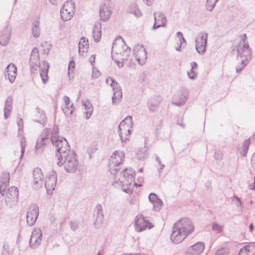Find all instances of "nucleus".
<instances>
[{"mask_svg":"<svg viewBox=\"0 0 255 255\" xmlns=\"http://www.w3.org/2000/svg\"><path fill=\"white\" fill-rule=\"evenodd\" d=\"M194 230L192 222L188 218H182L175 223L170 239L174 244H179L191 234Z\"/></svg>","mask_w":255,"mask_h":255,"instance_id":"nucleus-1","label":"nucleus"},{"mask_svg":"<svg viewBox=\"0 0 255 255\" xmlns=\"http://www.w3.org/2000/svg\"><path fill=\"white\" fill-rule=\"evenodd\" d=\"M130 53L129 48L123 41L113 43L112 49V58L119 67L123 66V62L128 61Z\"/></svg>","mask_w":255,"mask_h":255,"instance_id":"nucleus-2","label":"nucleus"},{"mask_svg":"<svg viewBox=\"0 0 255 255\" xmlns=\"http://www.w3.org/2000/svg\"><path fill=\"white\" fill-rule=\"evenodd\" d=\"M115 174L113 185L118 188L121 187L123 191L131 194L132 192V182L133 181V176L132 174L128 172V169H125L123 172H118Z\"/></svg>","mask_w":255,"mask_h":255,"instance_id":"nucleus-3","label":"nucleus"},{"mask_svg":"<svg viewBox=\"0 0 255 255\" xmlns=\"http://www.w3.org/2000/svg\"><path fill=\"white\" fill-rule=\"evenodd\" d=\"M58 133V128L57 126L54 127L52 130H51L50 141L52 144L55 146L57 153L56 157L58 158V156L65 154L70 150V146L67 140L65 138L59 137L57 134Z\"/></svg>","mask_w":255,"mask_h":255,"instance_id":"nucleus-4","label":"nucleus"},{"mask_svg":"<svg viewBox=\"0 0 255 255\" xmlns=\"http://www.w3.org/2000/svg\"><path fill=\"white\" fill-rule=\"evenodd\" d=\"M244 38L240 42L237 48L238 58H240L241 66L236 67L237 73L241 71L251 59L252 51L247 41V36L245 34Z\"/></svg>","mask_w":255,"mask_h":255,"instance_id":"nucleus-5","label":"nucleus"},{"mask_svg":"<svg viewBox=\"0 0 255 255\" xmlns=\"http://www.w3.org/2000/svg\"><path fill=\"white\" fill-rule=\"evenodd\" d=\"M57 164L61 166L64 165L65 170L67 172H73L77 169L79 165L76 153L74 151L58 156Z\"/></svg>","mask_w":255,"mask_h":255,"instance_id":"nucleus-6","label":"nucleus"},{"mask_svg":"<svg viewBox=\"0 0 255 255\" xmlns=\"http://www.w3.org/2000/svg\"><path fill=\"white\" fill-rule=\"evenodd\" d=\"M132 128V117L127 116L119 126V132L122 142H126L130 136V131Z\"/></svg>","mask_w":255,"mask_h":255,"instance_id":"nucleus-7","label":"nucleus"},{"mask_svg":"<svg viewBox=\"0 0 255 255\" xmlns=\"http://www.w3.org/2000/svg\"><path fill=\"white\" fill-rule=\"evenodd\" d=\"M125 157L124 152L122 151H115L111 156L109 161L110 172L114 176H115L118 172H123L118 167L123 163Z\"/></svg>","mask_w":255,"mask_h":255,"instance_id":"nucleus-8","label":"nucleus"},{"mask_svg":"<svg viewBox=\"0 0 255 255\" xmlns=\"http://www.w3.org/2000/svg\"><path fill=\"white\" fill-rule=\"evenodd\" d=\"M51 129L45 128L42 131L40 137L38 138L36 145L35 152L37 154L40 153L44 147V145L50 140Z\"/></svg>","mask_w":255,"mask_h":255,"instance_id":"nucleus-9","label":"nucleus"},{"mask_svg":"<svg viewBox=\"0 0 255 255\" xmlns=\"http://www.w3.org/2000/svg\"><path fill=\"white\" fill-rule=\"evenodd\" d=\"M208 34L205 32L199 33L195 39L196 49L197 52L203 55L206 51Z\"/></svg>","mask_w":255,"mask_h":255,"instance_id":"nucleus-10","label":"nucleus"},{"mask_svg":"<svg viewBox=\"0 0 255 255\" xmlns=\"http://www.w3.org/2000/svg\"><path fill=\"white\" fill-rule=\"evenodd\" d=\"M74 5L72 2H66L63 4L60 11L62 19L64 21L70 20L73 17L74 12Z\"/></svg>","mask_w":255,"mask_h":255,"instance_id":"nucleus-11","label":"nucleus"},{"mask_svg":"<svg viewBox=\"0 0 255 255\" xmlns=\"http://www.w3.org/2000/svg\"><path fill=\"white\" fill-rule=\"evenodd\" d=\"M134 56L139 65H143L147 59V53L143 46L137 45L133 50Z\"/></svg>","mask_w":255,"mask_h":255,"instance_id":"nucleus-12","label":"nucleus"},{"mask_svg":"<svg viewBox=\"0 0 255 255\" xmlns=\"http://www.w3.org/2000/svg\"><path fill=\"white\" fill-rule=\"evenodd\" d=\"M136 219L134 227L135 230L138 232H141L147 229H150L153 226L142 215L137 217Z\"/></svg>","mask_w":255,"mask_h":255,"instance_id":"nucleus-13","label":"nucleus"},{"mask_svg":"<svg viewBox=\"0 0 255 255\" xmlns=\"http://www.w3.org/2000/svg\"><path fill=\"white\" fill-rule=\"evenodd\" d=\"M39 214V209L36 204L31 205L27 212L26 221L29 226H32L35 223Z\"/></svg>","mask_w":255,"mask_h":255,"instance_id":"nucleus-14","label":"nucleus"},{"mask_svg":"<svg viewBox=\"0 0 255 255\" xmlns=\"http://www.w3.org/2000/svg\"><path fill=\"white\" fill-rule=\"evenodd\" d=\"M57 183V175L54 171H52L46 178L44 183L45 187L48 194H52L55 189Z\"/></svg>","mask_w":255,"mask_h":255,"instance_id":"nucleus-15","label":"nucleus"},{"mask_svg":"<svg viewBox=\"0 0 255 255\" xmlns=\"http://www.w3.org/2000/svg\"><path fill=\"white\" fill-rule=\"evenodd\" d=\"M29 64L30 70L32 72H34L37 68L41 64L39 62V51L37 48L35 47L32 49L31 54L30 57Z\"/></svg>","mask_w":255,"mask_h":255,"instance_id":"nucleus-16","label":"nucleus"},{"mask_svg":"<svg viewBox=\"0 0 255 255\" xmlns=\"http://www.w3.org/2000/svg\"><path fill=\"white\" fill-rule=\"evenodd\" d=\"M112 14V9L110 6V1L107 0L101 3L100 8L101 19L104 21H107Z\"/></svg>","mask_w":255,"mask_h":255,"instance_id":"nucleus-17","label":"nucleus"},{"mask_svg":"<svg viewBox=\"0 0 255 255\" xmlns=\"http://www.w3.org/2000/svg\"><path fill=\"white\" fill-rule=\"evenodd\" d=\"M42 236V232L40 229H35L33 230L29 241L31 248H36L41 244Z\"/></svg>","mask_w":255,"mask_h":255,"instance_id":"nucleus-18","label":"nucleus"},{"mask_svg":"<svg viewBox=\"0 0 255 255\" xmlns=\"http://www.w3.org/2000/svg\"><path fill=\"white\" fill-rule=\"evenodd\" d=\"M153 15L154 22L152 28L153 30H155L160 27L166 26L167 20L163 13L161 12H154Z\"/></svg>","mask_w":255,"mask_h":255,"instance_id":"nucleus-19","label":"nucleus"},{"mask_svg":"<svg viewBox=\"0 0 255 255\" xmlns=\"http://www.w3.org/2000/svg\"><path fill=\"white\" fill-rule=\"evenodd\" d=\"M17 75V68L16 66L10 63L8 65L5 70L4 77L6 79H8L10 83H13Z\"/></svg>","mask_w":255,"mask_h":255,"instance_id":"nucleus-20","label":"nucleus"},{"mask_svg":"<svg viewBox=\"0 0 255 255\" xmlns=\"http://www.w3.org/2000/svg\"><path fill=\"white\" fill-rule=\"evenodd\" d=\"M204 248V243L198 242L188 248L187 255H200L203 252Z\"/></svg>","mask_w":255,"mask_h":255,"instance_id":"nucleus-21","label":"nucleus"},{"mask_svg":"<svg viewBox=\"0 0 255 255\" xmlns=\"http://www.w3.org/2000/svg\"><path fill=\"white\" fill-rule=\"evenodd\" d=\"M33 183L35 188L41 187L44 184L42 179L44 178L43 174L40 169L38 168H35L33 172Z\"/></svg>","mask_w":255,"mask_h":255,"instance_id":"nucleus-22","label":"nucleus"},{"mask_svg":"<svg viewBox=\"0 0 255 255\" xmlns=\"http://www.w3.org/2000/svg\"><path fill=\"white\" fill-rule=\"evenodd\" d=\"M40 68V75L44 84L46 83L48 80V72L49 68V64L45 61H43L38 66Z\"/></svg>","mask_w":255,"mask_h":255,"instance_id":"nucleus-23","label":"nucleus"},{"mask_svg":"<svg viewBox=\"0 0 255 255\" xmlns=\"http://www.w3.org/2000/svg\"><path fill=\"white\" fill-rule=\"evenodd\" d=\"M18 195V191L16 187L11 186L8 188L5 195V202H15L17 200Z\"/></svg>","mask_w":255,"mask_h":255,"instance_id":"nucleus-24","label":"nucleus"},{"mask_svg":"<svg viewBox=\"0 0 255 255\" xmlns=\"http://www.w3.org/2000/svg\"><path fill=\"white\" fill-rule=\"evenodd\" d=\"M96 210L97 215L94 225L96 228H100L102 226L104 220L102 205L98 204L96 207Z\"/></svg>","mask_w":255,"mask_h":255,"instance_id":"nucleus-25","label":"nucleus"},{"mask_svg":"<svg viewBox=\"0 0 255 255\" xmlns=\"http://www.w3.org/2000/svg\"><path fill=\"white\" fill-rule=\"evenodd\" d=\"M63 100L64 104L62 106V110L64 114L66 115H70L72 114L74 108L73 103H71L69 98L67 96H64Z\"/></svg>","mask_w":255,"mask_h":255,"instance_id":"nucleus-26","label":"nucleus"},{"mask_svg":"<svg viewBox=\"0 0 255 255\" xmlns=\"http://www.w3.org/2000/svg\"><path fill=\"white\" fill-rule=\"evenodd\" d=\"M92 34L94 41L96 42H99L102 36L101 23L100 22L97 21L95 23L93 29Z\"/></svg>","mask_w":255,"mask_h":255,"instance_id":"nucleus-27","label":"nucleus"},{"mask_svg":"<svg viewBox=\"0 0 255 255\" xmlns=\"http://www.w3.org/2000/svg\"><path fill=\"white\" fill-rule=\"evenodd\" d=\"M9 174L5 173L3 175L0 180V193L2 196L4 194L5 190L9 185Z\"/></svg>","mask_w":255,"mask_h":255,"instance_id":"nucleus-28","label":"nucleus"},{"mask_svg":"<svg viewBox=\"0 0 255 255\" xmlns=\"http://www.w3.org/2000/svg\"><path fill=\"white\" fill-rule=\"evenodd\" d=\"M10 32L8 28L5 27L0 35V44L3 46L7 45L9 42Z\"/></svg>","mask_w":255,"mask_h":255,"instance_id":"nucleus-29","label":"nucleus"},{"mask_svg":"<svg viewBox=\"0 0 255 255\" xmlns=\"http://www.w3.org/2000/svg\"><path fill=\"white\" fill-rule=\"evenodd\" d=\"M13 99L11 96L8 97L5 102V106L4 108V117L7 119L10 116L12 108Z\"/></svg>","mask_w":255,"mask_h":255,"instance_id":"nucleus-30","label":"nucleus"},{"mask_svg":"<svg viewBox=\"0 0 255 255\" xmlns=\"http://www.w3.org/2000/svg\"><path fill=\"white\" fill-rule=\"evenodd\" d=\"M239 255H255V246L249 245L244 247L240 250Z\"/></svg>","mask_w":255,"mask_h":255,"instance_id":"nucleus-31","label":"nucleus"},{"mask_svg":"<svg viewBox=\"0 0 255 255\" xmlns=\"http://www.w3.org/2000/svg\"><path fill=\"white\" fill-rule=\"evenodd\" d=\"M89 48L88 40L86 39L85 37H82L79 42V52L81 54H83L88 51Z\"/></svg>","mask_w":255,"mask_h":255,"instance_id":"nucleus-32","label":"nucleus"},{"mask_svg":"<svg viewBox=\"0 0 255 255\" xmlns=\"http://www.w3.org/2000/svg\"><path fill=\"white\" fill-rule=\"evenodd\" d=\"M114 95L112 97L113 103H119L122 97V89L118 86L113 88Z\"/></svg>","mask_w":255,"mask_h":255,"instance_id":"nucleus-33","label":"nucleus"},{"mask_svg":"<svg viewBox=\"0 0 255 255\" xmlns=\"http://www.w3.org/2000/svg\"><path fill=\"white\" fill-rule=\"evenodd\" d=\"M82 103L83 106H84L85 109L86 111L85 113V118L86 119H89L91 116L93 111L92 105L89 101H86L85 102L82 101Z\"/></svg>","mask_w":255,"mask_h":255,"instance_id":"nucleus-34","label":"nucleus"},{"mask_svg":"<svg viewBox=\"0 0 255 255\" xmlns=\"http://www.w3.org/2000/svg\"><path fill=\"white\" fill-rule=\"evenodd\" d=\"M32 34L33 37L37 38L40 34V22L39 20H35L32 24L31 27Z\"/></svg>","mask_w":255,"mask_h":255,"instance_id":"nucleus-35","label":"nucleus"},{"mask_svg":"<svg viewBox=\"0 0 255 255\" xmlns=\"http://www.w3.org/2000/svg\"><path fill=\"white\" fill-rule=\"evenodd\" d=\"M18 136L20 137L21 156L20 157V159H21L25 151L26 139L22 133H21V135Z\"/></svg>","mask_w":255,"mask_h":255,"instance_id":"nucleus-36","label":"nucleus"},{"mask_svg":"<svg viewBox=\"0 0 255 255\" xmlns=\"http://www.w3.org/2000/svg\"><path fill=\"white\" fill-rule=\"evenodd\" d=\"M219 0H207L206 6L208 10L211 11Z\"/></svg>","mask_w":255,"mask_h":255,"instance_id":"nucleus-37","label":"nucleus"},{"mask_svg":"<svg viewBox=\"0 0 255 255\" xmlns=\"http://www.w3.org/2000/svg\"><path fill=\"white\" fill-rule=\"evenodd\" d=\"M12 251L7 243H4L3 245V249L1 252L2 255H11Z\"/></svg>","mask_w":255,"mask_h":255,"instance_id":"nucleus-38","label":"nucleus"},{"mask_svg":"<svg viewBox=\"0 0 255 255\" xmlns=\"http://www.w3.org/2000/svg\"><path fill=\"white\" fill-rule=\"evenodd\" d=\"M186 100L187 97L185 96L181 98L179 101H177L176 97H175L173 99V104L178 106H182L185 104Z\"/></svg>","mask_w":255,"mask_h":255,"instance_id":"nucleus-39","label":"nucleus"},{"mask_svg":"<svg viewBox=\"0 0 255 255\" xmlns=\"http://www.w3.org/2000/svg\"><path fill=\"white\" fill-rule=\"evenodd\" d=\"M41 46L43 48L42 49L43 53L47 55L51 49L50 45L47 42L45 41L41 43Z\"/></svg>","mask_w":255,"mask_h":255,"instance_id":"nucleus-40","label":"nucleus"},{"mask_svg":"<svg viewBox=\"0 0 255 255\" xmlns=\"http://www.w3.org/2000/svg\"><path fill=\"white\" fill-rule=\"evenodd\" d=\"M250 144V142L249 140H246L244 142L243 146V152H242V154L243 156H245L246 155L248 150L249 149Z\"/></svg>","mask_w":255,"mask_h":255,"instance_id":"nucleus-41","label":"nucleus"},{"mask_svg":"<svg viewBox=\"0 0 255 255\" xmlns=\"http://www.w3.org/2000/svg\"><path fill=\"white\" fill-rule=\"evenodd\" d=\"M152 204L153 205L154 210L155 211H158L160 210L163 203L162 201L159 199L158 200H156V201L154 202Z\"/></svg>","mask_w":255,"mask_h":255,"instance_id":"nucleus-42","label":"nucleus"},{"mask_svg":"<svg viewBox=\"0 0 255 255\" xmlns=\"http://www.w3.org/2000/svg\"><path fill=\"white\" fill-rule=\"evenodd\" d=\"M212 228L213 230L215 231L217 233H221L223 229V226L217 223H213L212 225Z\"/></svg>","mask_w":255,"mask_h":255,"instance_id":"nucleus-43","label":"nucleus"},{"mask_svg":"<svg viewBox=\"0 0 255 255\" xmlns=\"http://www.w3.org/2000/svg\"><path fill=\"white\" fill-rule=\"evenodd\" d=\"M17 124L18 127V136H20L21 135V133H22V130L23 127V121L21 118L19 117L18 118Z\"/></svg>","mask_w":255,"mask_h":255,"instance_id":"nucleus-44","label":"nucleus"},{"mask_svg":"<svg viewBox=\"0 0 255 255\" xmlns=\"http://www.w3.org/2000/svg\"><path fill=\"white\" fill-rule=\"evenodd\" d=\"M229 253V249L227 248H222L218 249L215 253L216 255H225Z\"/></svg>","mask_w":255,"mask_h":255,"instance_id":"nucleus-45","label":"nucleus"},{"mask_svg":"<svg viewBox=\"0 0 255 255\" xmlns=\"http://www.w3.org/2000/svg\"><path fill=\"white\" fill-rule=\"evenodd\" d=\"M187 74L190 79L194 80L197 77L198 73L194 70L191 69L190 71L187 73Z\"/></svg>","mask_w":255,"mask_h":255,"instance_id":"nucleus-46","label":"nucleus"},{"mask_svg":"<svg viewBox=\"0 0 255 255\" xmlns=\"http://www.w3.org/2000/svg\"><path fill=\"white\" fill-rule=\"evenodd\" d=\"M106 82L107 84L110 85L113 88L118 86L117 83L111 77L107 78Z\"/></svg>","mask_w":255,"mask_h":255,"instance_id":"nucleus-47","label":"nucleus"},{"mask_svg":"<svg viewBox=\"0 0 255 255\" xmlns=\"http://www.w3.org/2000/svg\"><path fill=\"white\" fill-rule=\"evenodd\" d=\"M148 199L151 203H153L154 202L156 201V200L159 199V198H157V195L154 193H150L148 196Z\"/></svg>","mask_w":255,"mask_h":255,"instance_id":"nucleus-48","label":"nucleus"},{"mask_svg":"<svg viewBox=\"0 0 255 255\" xmlns=\"http://www.w3.org/2000/svg\"><path fill=\"white\" fill-rule=\"evenodd\" d=\"M158 105L157 104H150L149 106H148V108L149 109L150 111H152V112H154L155 111H156L158 109Z\"/></svg>","mask_w":255,"mask_h":255,"instance_id":"nucleus-49","label":"nucleus"},{"mask_svg":"<svg viewBox=\"0 0 255 255\" xmlns=\"http://www.w3.org/2000/svg\"><path fill=\"white\" fill-rule=\"evenodd\" d=\"M74 68H75V62L74 61H71L69 64V67H68L69 72H68V73L69 74L70 73V71H73V69Z\"/></svg>","mask_w":255,"mask_h":255,"instance_id":"nucleus-50","label":"nucleus"},{"mask_svg":"<svg viewBox=\"0 0 255 255\" xmlns=\"http://www.w3.org/2000/svg\"><path fill=\"white\" fill-rule=\"evenodd\" d=\"M251 161L252 167L255 169V153L252 155Z\"/></svg>","mask_w":255,"mask_h":255,"instance_id":"nucleus-51","label":"nucleus"},{"mask_svg":"<svg viewBox=\"0 0 255 255\" xmlns=\"http://www.w3.org/2000/svg\"><path fill=\"white\" fill-rule=\"evenodd\" d=\"M214 156L217 160H221L222 158V153L219 151L215 152Z\"/></svg>","mask_w":255,"mask_h":255,"instance_id":"nucleus-52","label":"nucleus"},{"mask_svg":"<svg viewBox=\"0 0 255 255\" xmlns=\"http://www.w3.org/2000/svg\"><path fill=\"white\" fill-rule=\"evenodd\" d=\"M191 69L195 70L197 69L198 66L196 62H192L191 63Z\"/></svg>","mask_w":255,"mask_h":255,"instance_id":"nucleus-53","label":"nucleus"},{"mask_svg":"<svg viewBox=\"0 0 255 255\" xmlns=\"http://www.w3.org/2000/svg\"><path fill=\"white\" fill-rule=\"evenodd\" d=\"M249 188L251 190H255V177H254V185L250 184L249 185Z\"/></svg>","mask_w":255,"mask_h":255,"instance_id":"nucleus-54","label":"nucleus"},{"mask_svg":"<svg viewBox=\"0 0 255 255\" xmlns=\"http://www.w3.org/2000/svg\"><path fill=\"white\" fill-rule=\"evenodd\" d=\"M143 1L146 2L147 5H150L152 4L154 0H143Z\"/></svg>","mask_w":255,"mask_h":255,"instance_id":"nucleus-55","label":"nucleus"},{"mask_svg":"<svg viewBox=\"0 0 255 255\" xmlns=\"http://www.w3.org/2000/svg\"><path fill=\"white\" fill-rule=\"evenodd\" d=\"M156 160L157 161L158 163L161 165L160 169H163L165 166H164V165L161 164V161H160V159L158 157H157Z\"/></svg>","mask_w":255,"mask_h":255,"instance_id":"nucleus-56","label":"nucleus"},{"mask_svg":"<svg viewBox=\"0 0 255 255\" xmlns=\"http://www.w3.org/2000/svg\"><path fill=\"white\" fill-rule=\"evenodd\" d=\"M179 41L180 42V44L182 45L183 43H185L186 44V41L185 38L183 37H182L180 39L179 38Z\"/></svg>","mask_w":255,"mask_h":255,"instance_id":"nucleus-57","label":"nucleus"},{"mask_svg":"<svg viewBox=\"0 0 255 255\" xmlns=\"http://www.w3.org/2000/svg\"><path fill=\"white\" fill-rule=\"evenodd\" d=\"M177 36L179 37L180 39L183 36V34L181 32L178 31L176 33Z\"/></svg>","mask_w":255,"mask_h":255,"instance_id":"nucleus-58","label":"nucleus"},{"mask_svg":"<svg viewBox=\"0 0 255 255\" xmlns=\"http://www.w3.org/2000/svg\"><path fill=\"white\" fill-rule=\"evenodd\" d=\"M95 56H94V55H92V56L90 57V62L91 63V64H92L93 62L95 61Z\"/></svg>","mask_w":255,"mask_h":255,"instance_id":"nucleus-59","label":"nucleus"},{"mask_svg":"<svg viewBox=\"0 0 255 255\" xmlns=\"http://www.w3.org/2000/svg\"><path fill=\"white\" fill-rule=\"evenodd\" d=\"M254 226L253 223H251L250 225V232H252L254 231Z\"/></svg>","mask_w":255,"mask_h":255,"instance_id":"nucleus-60","label":"nucleus"},{"mask_svg":"<svg viewBox=\"0 0 255 255\" xmlns=\"http://www.w3.org/2000/svg\"><path fill=\"white\" fill-rule=\"evenodd\" d=\"M134 14L137 16L139 17L141 15V13L140 11H137V12L135 11Z\"/></svg>","mask_w":255,"mask_h":255,"instance_id":"nucleus-61","label":"nucleus"},{"mask_svg":"<svg viewBox=\"0 0 255 255\" xmlns=\"http://www.w3.org/2000/svg\"><path fill=\"white\" fill-rule=\"evenodd\" d=\"M78 227V226L77 224H75V225H71V228L73 230H75L77 229Z\"/></svg>","mask_w":255,"mask_h":255,"instance_id":"nucleus-62","label":"nucleus"},{"mask_svg":"<svg viewBox=\"0 0 255 255\" xmlns=\"http://www.w3.org/2000/svg\"><path fill=\"white\" fill-rule=\"evenodd\" d=\"M176 50L178 51H181V45L180 44V45L176 48Z\"/></svg>","mask_w":255,"mask_h":255,"instance_id":"nucleus-63","label":"nucleus"},{"mask_svg":"<svg viewBox=\"0 0 255 255\" xmlns=\"http://www.w3.org/2000/svg\"><path fill=\"white\" fill-rule=\"evenodd\" d=\"M237 206L238 207L242 208L243 205H242V203L241 201H240V202H238V204H237Z\"/></svg>","mask_w":255,"mask_h":255,"instance_id":"nucleus-64","label":"nucleus"}]
</instances>
